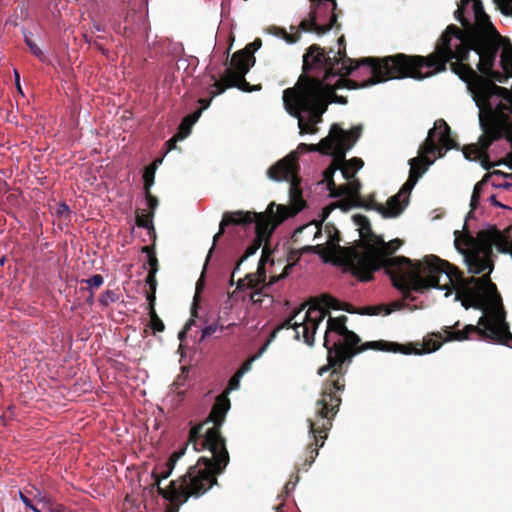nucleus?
<instances>
[{
  "instance_id": "nucleus-1",
  "label": "nucleus",
  "mask_w": 512,
  "mask_h": 512,
  "mask_svg": "<svg viewBox=\"0 0 512 512\" xmlns=\"http://www.w3.org/2000/svg\"><path fill=\"white\" fill-rule=\"evenodd\" d=\"M403 244L404 241L399 238L385 242L378 235L363 252L349 247L345 250L347 268L364 282L372 280L374 272L384 269L393 286L405 299L413 300L411 291L423 293L427 289L437 288L446 290V295H449L455 290L456 299L461 301L462 306L484 312L494 299L500 300L497 287L491 279L464 278L457 266L436 255H428L415 262L405 256L390 257Z\"/></svg>"
},
{
  "instance_id": "nucleus-2",
  "label": "nucleus",
  "mask_w": 512,
  "mask_h": 512,
  "mask_svg": "<svg viewBox=\"0 0 512 512\" xmlns=\"http://www.w3.org/2000/svg\"><path fill=\"white\" fill-rule=\"evenodd\" d=\"M454 17L463 28L450 24L438 38L435 50L420 56L428 76L445 72L447 66L461 80L467 81L478 72L498 82L506 78L493 70L499 50L506 39L502 37L485 13L481 0H461Z\"/></svg>"
},
{
  "instance_id": "nucleus-3",
  "label": "nucleus",
  "mask_w": 512,
  "mask_h": 512,
  "mask_svg": "<svg viewBox=\"0 0 512 512\" xmlns=\"http://www.w3.org/2000/svg\"><path fill=\"white\" fill-rule=\"evenodd\" d=\"M348 317L329 316L324 333L323 346L327 350V364L321 366L317 373L323 376L329 372L321 387L320 398L315 403V418L308 419L309 435L313 442L306 448L303 466L310 467L323 447L332 428V423L342 403L341 394L346 387L345 375L353 357L368 349L401 352L404 354H421L422 350L412 345H401L386 341H369L361 343L360 337L347 328Z\"/></svg>"
},
{
  "instance_id": "nucleus-4",
  "label": "nucleus",
  "mask_w": 512,
  "mask_h": 512,
  "mask_svg": "<svg viewBox=\"0 0 512 512\" xmlns=\"http://www.w3.org/2000/svg\"><path fill=\"white\" fill-rule=\"evenodd\" d=\"M494 79L476 76L464 81L479 107V123L482 134L478 139L481 152L488 153L493 142L501 139L504 132L512 129V89L496 85Z\"/></svg>"
},
{
  "instance_id": "nucleus-5",
  "label": "nucleus",
  "mask_w": 512,
  "mask_h": 512,
  "mask_svg": "<svg viewBox=\"0 0 512 512\" xmlns=\"http://www.w3.org/2000/svg\"><path fill=\"white\" fill-rule=\"evenodd\" d=\"M189 445L186 441L182 448L172 453L162 471H153L152 473L155 480L154 486L157 488L158 494L169 500L172 505L180 506L189 497L203 495L218 483L216 476L219 474L216 473L215 464L211 458L202 456L195 465L189 467L186 474L172 480L167 489L160 486L161 480L167 479L171 475L176 462L185 454Z\"/></svg>"
},
{
  "instance_id": "nucleus-6",
  "label": "nucleus",
  "mask_w": 512,
  "mask_h": 512,
  "mask_svg": "<svg viewBox=\"0 0 512 512\" xmlns=\"http://www.w3.org/2000/svg\"><path fill=\"white\" fill-rule=\"evenodd\" d=\"M455 248L463 255L464 261L471 274H481L488 271L487 275L493 271L494 263L492 260L493 247L504 254L512 257V227L503 232L497 228L481 230L474 237L467 228V223L463 225V232L456 230ZM483 278V276L481 277Z\"/></svg>"
},
{
  "instance_id": "nucleus-7",
  "label": "nucleus",
  "mask_w": 512,
  "mask_h": 512,
  "mask_svg": "<svg viewBox=\"0 0 512 512\" xmlns=\"http://www.w3.org/2000/svg\"><path fill=\"white\" fill-rule=\"evenodd\" d=\"M419 60H422L419 55H406L403 53L383 58L365 57L359 59L352 67H355L356 70L360 66H366L371 74L368 79L359 83L356 80L347 78V76H340L335 84L336 87L341 89H359L390 79L414 78L422 80L429 76L427 72H422L424 67Z\"/></svg>"
},
{
  "instance_id": "nucleus-8",
  "label": "nucleus",
  "mask_w": 512,
  "mask_h": 512,
  "mask_svg": "<svg viewBox=\"0 0 512 512\" xmlns=\"http://www.w3.org/2000/svg\"><path fill=\"white\" fill-rule=\"evenodd\" d=\"M229 409L230 399L228 396L226 394L217 396L207 419L191 427L187 439L194 451L208 450L211 453L210 458L215 464L218 474L224 472L230 461L226 440L220 432Z\"/></svg>"
},
{
  "instance_id": "nucleus-9",
  "label": "nucleus",
  "mask_w": 512,
  "mask_h": 512,
  "mask_svg": "<svg viewBox=\"0 0 512 512\" xmlns=\"http://www.w3.org/2000/svg\"><path fill=\"white\" fill-rule=\"evenodd\" d=\"M362 132V125H356L350 130H344L338 124H333L329 135L318 144L307 145L301 143L299 148H307L312 152L332 155L335 157V161L339 162L343 178L350 179L364 166V161L361 158L353 157L349 160L346 159V153L356 144Z\"/></svg>"
},
{
  "instance_id": "nucleus-10",
  "label": "nucleus",
  "mask_w": 512,
  "mask_h": 512,
  "mask_svg": "<svg viewBox=\"0 0 512 512\" xmlns=\"http://www.w3.org/2000/svg\"><path fill=\"white\" fill-rule=\"evenodd\" d=\"M290 216V207L285 205H276L274 202L270 203L267 208V213H257L253 211H233L225 212L219 224V231L213 237V244L209 250L206 258L205 265L210 259V256L215 249L216 242L224 234L225 228L229 225H237L246 227L255 224V239L266 242L270 239L276 226Z\"/></svg>"
},
{
  "instance_id": "nucleus-11",
  "label": "nucleus",
  "mask_w": 512,
  "mask_h": 512,
  "mask_svg": "<svg viewBox=\"0 0 512 512\" xmlns=\"http://www.w3.org/2000/svg\"><path fill=\"white\" fill-rule=\"evenodd\" d=\"M459 324L457 321L452 327L446 326L443 329L445 341L477 339L512 348V333L503 310L487 313L478 319L476 325L468 324L461 330L457 329Z\"/></svg>"
},
{
  "instance_id": "nucleus-12",
  "label": "nucleus",
  "mask_w": 512,
  "mask_h": 512,
  "mask_svg": "<svg viewBox=\"0 0 512 512\" xmlns=\"http://www.w3.org/2000/svg\"><path fill=\"white\" fill-rule=\"evenodd\" d=\"M338 300L329 295H321L319 298L311 301L310 307L307 310L302 323L293 322L295 316L300 312H296L294 315L287 318L280 325L275 327L269 335V338L262 346V350H266L271 342L276 338L277 334L282 329L293 328L296 333V338H303V341L309 345L314 344V335L317 331L318 326L324 321L326 316L329 314V309H338Z\"/></svg>"
},
{
  "instance_id": "nucleus-13",
  "label": "nucleus",
  "mask_w": 512,
  "mask_h": 512,
  "mask_svg": "<svg viewBox=\"0 0 512 512\" xmlns=\"http://www.w3.org/2000/svg\"><path fill=\"white\" fill-rule=\"evenodd\" d=\"M450 149H460L459 144L451 136V128L444 119H438L434 123V128L430 129L424 143L419 148V157L409 160L410 171L409 176L419 173L420 177L426 172L428 166L433 160L428 155L438 154L443 157Z\"/></svg>"
},
{
  "instance_id": "nucleus-14",
  "label": "nucleus",
  "mask_w": 512,
  "mask_h": 512,
  "mask_svg": "<svg viewBox=\"0 0 512 512\" xmlns=\"http://www.w3.org/2000/svg\"><path fill=\"white\" fill-rule=\"evenodd\" d=\"M255 63V57L249 50H239L235 52L230 60V68H227L220 80H216L214 75L211 79L214 83L210 86L208 93L214 98L226 91L228 88H238L244 92H252L261 89L260 85L252 86L246 81L245 75Z\"/></svg>"
},
{
  "instance_id": "nucleus-15",
  "label": "nucleus",
  "mask_w": 512,
  "mask_h": 512,
  "mask_svg": "<svg viewBox=\"0 0 512 512\" xmlns=\"http://www.w3.org/2000/svg\"><path fill=\"white\" fill-rule=\"evenodd\" d=\"M298 160L297 153L291 152L267 170V176L270 179L290 183L289 197L293 209V212L290 211V216L300 212L306 206L302 197L301 178L298 175L300 168Z\"/></svg>"
},
{
  "instance_id": "nucleus-16",
  "label": "nucleus",
  "mask_w": 512,
  "mask_h": 512,
  "mask_svg": "<svg viewBox=\"0 0 512 512\" xmlns=\"http://www.w3.org/2000/svg\"><path fill=\"white\" fill-rule=\"evenodd\" d=\"M339 13L329 11L325 14V9L311 6L309 18L300 22L298 30L294 33H287L284 28L271 26L268 28L269 33L283 38L287 43L294 44L300 37V31L315 32L318 35H324L332 28L339 29L340 24L337 22Z\"/></svg>"
},
{
  "instance_id": "nucleus-17",
  "label": "nucleus",
  "mask_w": 512,
  "mask_h": 512,
  "mask_svg": "<svg viewBox=\"0 0 512 512\" xmlns=\"http://www.w3.org/2000/svg\"><path fill=\"white\" fill-rule=\"evenodd\" d=\"M290 89H296V96L292 98L300 102L302 109L313 108L318 111V115L323 116L331 103L325 92L323 80L318 77L302 74L296 85Z\"/></svg>"
},
{
  "instance_id": "nucleus-18",
  "label": "nucleus",
  "mask_w": 512,
  "mask_h": 512,
  "mask_svg": "<svg viewBox=\"0 0 512 512\" xmlns=\"http://www.w3.org/2000/svg\"><path fill=\"white\" fill-rule=\"evenodd\" d=\"M296 89H285L283 91V104L286 111L298 120L300 134H315L318 129L316 125L323 121L322 115H318V111L311 109H302L300 102L292 97L296 95Z\"/></svg>"
},
{
  "instance_id": "nucleus-19",
  "label": "nucleus",
  "mask_w": 512,
  "mask_h": 512,
  "mask_svg": "<svg viewBox=\"0 0 512 512\" xmlns=\"http://www.w3.org/2000/svg\"><path fill=\"white\" fill-rule=\"evenodd\" d=\"M331 52H333L332 49L325 54L324 75L322 78H319L323 80V83L332 77L349 76L355 70V67L352 66L358 62V60L347 56L345 47L338 49L337 55L330 56Z\"/></svg>"
},
{
  "instance_id": "nucleus-20",
  "label": "nucleus",
  "mask_w": 512,
  "mask_h": 512,
  "mask_svg": "<svg viewBox=\"0 0 512 512\" xmlns=\"http://www.w3.org/2000/svg\"><path fill=\"white\" fill-rule=\"evenodd\" d=\"M265 253H266V247L263 248L262 257L258 263L257 272L256 273H248V274H246L245 278L239 279L237 281L236 288L238 290L255 289L260 286H262V288H266L267 286L273 285L276 282H278L280 279H283L284 277H286V273H282L279 276H272L270 278L269 283H265V280H266Z\"/></svg>"
},
{
  "instance_id": "nucleus-21",
  "label": "nucleus",
  "mask_w": 512,
  "mask_h": 512,
  "mask_svg": "<svg viewBox=\"0 0 512 512\" xmlns=\"http://www.w3.org/2000/svg\"><path fill=\"white\" fill-rule=\"evenodd\" d=\"M326 51L318 44H312L303 55L302 69L304 73L320 70L324 72Z\"/></svg>"
},
{
  "instance_id": "nucleus-22",
  "label": "nucleus",
  "mask_w": 512,
  "mask_h": 512,
  "mask_svg": "<svg viewBox=\"0 0 512 512\" xmlns=\"http://www.w3.org/2000/svg\"><path fill=\"white\" fill-rule=\"evenodd\" d=\"M354 224L358 227L360 237L363 239L361 245L366 246V249L371 245L377 236L372 228L368 217L362 214H355L353 217Z\"/></svg>"
},
{
  "instance_id": "nucleus-23",
  "label": "nucleus",
  "mask_w": 512,
  "mask_h": 512,
  "mask_svg": "<svg viewBox=\"0 0 512 512\" xmlns=\"http://www.w3.org/2000/svg\"><path fill=\"white\" fill-rule=\"evenodd\" d=\"M400 197L401 196L398 193L391 196L387 200V207L383 205H375L373 207L376 208V211L380 213L384 218L397 217L403 212L407 204V202L405 204L401 203Z\"/></svg>"
},
{
  "instance_id": "nucleus-24",
  "label": "nucleus",
  "mask_w": 512,
  "mask_h": 512,
  "mask_svg": "<svg viewBox=\"0 0 512 512\" xmlns=\"http://www.w3.org/2000/svg\"><path fill=\"white\" fill-rule=\"evenodd\" d=\"M347 183L344 185H339L338 189L335 193H332V198H338V197H349V198H355L360 195L361 190V183L359 179H357L355 176L350 179H346Z\"/></svg>"
},
{
  "instance_id": "nucleus-25",
  "label": "nucleus",
  "mask_w": 512,
  "mask_h": 512,
  "mask_svg": "<svg viewBox=\"0 0 512 512\" xmlns=\"http://www.w3.org/2000/svg\"><path fill=\"white\" fill-rule=\"evenodd\" d=\"M336 170H340L339 162L335 161V157H333V161L328 168L324 171V180L327 185V189L329 191L330 197H332V193H335L338 189V185H336L333 176Z\"/></svg>"
},
{
  "instance_id": "nucleus-26",
  "label": "nucleus",
  "mask_w": 512,
  "mask_h": 512,
  "mask_svg": "<svg viewBox=\"0 0 512 512\" xmlns=\"http://www.w3.org/2000/svg\"><path fill=\"white\" fill-rule=\"evenodd\" d=\"M325 232L327 233L329 241L333 245H337L338 249L342 252L344 263H345V266L347 267L346 254H345V250L347 248H342L339 245V243L341 241L340 232L338 231V229L336 228V226L333 223H327L326 224Z\"/></svg>"
},
{
  "instance_id": "nucleus-27",
  "label": "nucleus",
  "mask_w": 512,
  "mask_h": 512,
  "mask_svg": "<svg viewBox=\"0 0 512 512\" xmlns=\"http://www.w3.org/2000/svg\"><path fill=\"white\" fill-rule=\"evenodd\" d=\"M502 48L500 55L501 67L508 76L512 77V46H505L504 44Z\"/></svg>"
},
{
  "instance_id": "nucleus-28",
  "label": "nucleus",
  "mask_w": 512,
  "mask_h": 512,
  "mask_svg": "<svg viewBox=\"0 0 512 512\" xmlns=\"http://www.w3.org/2000/svg\"><path fill=\"white\" fill-rule=\"evenodd\" d=\"M489 177H490V174H486L481 181H479L475 184L473 192H472V196H471V201H470L471 211L469 212V215L472 213L473 210H475L477 208V206L480 202V197H481V192L483 190V186L487 182Z\"/></svg>"
},
{
  "instance_id": "nucleus-29",
  "label": "nucleus",
  "mask_w": 512,
  "mask_h": 512,
  "mask_svg": "<svg viewBox=\"0 0 512 512\" xmlns=\"http://www.w3.org/2000/svg\"><path fill=\"white\" fill-rule=\"evenodd\" d=\"M325 92L331 103H338L345 105L347 104V98L341 95L336 94V90L339 89L336 87V84L331 85L327 82H324Z\"/></svg>"
},
{
  "instance_id": "nucleus-30",
  "label": "nucleus",
  "mask_w": 512,
  "mask_h": 512,
  "mask_svg": "<svg viewBox=\"0 0 512 512\" xmlns=\"http://www.w3.org/2000/svg\"><path fill=\"white\" fill-rule=\"evenodd\" d=\"M263 243L264 242L254 238L252 243L246 248V250H245L244 254L242 255V257L236 263L235 270H239L241 264L247 258H249L250 256L254 255L259 250V248L262 246Z\"/></svg>"
},
{
  "instance_id": "nucleus-31",
  "label": "nucleus",
  "mask_w": 512,
  "mask_h": 512,
  "mask_svg": "<svg viewBox=\"0 0 512 512\" xmlns=\"http://www.w3.org/2000/svg\"><path fill=\"white\" fill-rule=\"evenodd\" d=\"M148 315L150 318L148 326L152 330L153 334L163 332L165 330V324L158 316L156 310L148 311Z\"/></svg>"
},
{
  "instance_id": "nucleus-32",
  "label": "nucleus",
  "mask_w": 512,
  "mask_h": 512,
  "mask_svg": "<svg viewBox=\"0 0 512 512\" xmlns=\"http://www.w3.org/2000/svg\"><path fill=\"white\" fill-rule=\"evenodd\" d=\"M461 151L463 152L464 157L470 161L477 160L478 157L482 154L481 148H479L478 144L476 143L464 145L461 148Z\"/></svg>"
},
{
  "instance_id": "nucleus-33",
  "label": "nucleus",
  "mask_w": 512,
  "mask_h": 512,
  "mask_svg": "<svg viewBox=\"0 0 512 512\" xmlns=\"http://www.w3.org/2000/svg\"><path fill=\"white\" fill-rule=\"evenodd\" d=\"M154 215L153 213H146L144 210L141 212H138L136 214V224L139 227L145 228V229H154L153 227V219Z\"/></svg>"
},
{
  "instance_id": "nucleus-34",
  "label": "nucleus",
  "mask_w": 512,
  "mask_h": 512,
  "mask_svg": "<svg viewBox=\"0 0 512 512\" xmlns=\"http://www.w3.org/2000/svg\"><path fill=\"white\" fill-rule=\"evenodd\" d=\"M335 207H341V204L340 203H334V204H331V205H328V206L324 207L322 209L321 220L319 222L318 221L313 222V224L316 227V232L314 234V238H316L319 235H321L322 223L328 218V216L330 215V213L333 211V209Z\"/></svg>"
},
{
  "instance_id": "nucleus-35",
  "label": "nucleus",
  "mask_w": 512,
  "mask_h": 512,
  "mask_svg": "<svg viewBox=\"0 0 512 512\" xmlns=\"http://www.w3.org/2000/svg\"><path fill=\"white\" fill-rule=\"evenodd\" d=\"M231 326H235V323H232V324H229L227 326H224L223 324H220V317H219L216 322H214V323H212L210 325H207L206 327L203 328L202 335H201V340H203L206 337H209V336L213 335L218 329L224 330V329L229 328Z\"/></svg>"
},
{
  "instance_id": "nucleus-36",
  "label": "nucleus",
  "mask_w": 512,
  "mask_h": 512,
  "mask_svg": "<svg viewBox=\"0 0 512 512\" xmlns=\"http://www.w3.org/2000/svg\"><path fill=\"white\" fill-rule=\"evenodd\" d=\"M419 178H420V174L419 173L416 174L413 172L412 176H409L407 181L403 184V186L401 187L398 194H400V196L407 195V197H408Z\"/></svg>"
},
{
  "instance_id": "nucleus-37",
  "label": "nucleus",
  "mask_w": 512,
  "mask_h": 512,
  "mask_svg": "<svg viewBox=\"0 0 512 512\" xmlns=\"http://www.w3.org/2000/svg\"><path fill=\"white\" fill-rule=\"evenodd\" d=\"M311 2V6L325 9V14L329 11L336 12L337 10V2L336 0H309Z\"/></svg>"
},
{
  "instance_id": "nucleus-38",
  "label": "nucleus",
  "mask_w": 512,
  "mask_h": 512,
  "mask_svg": "<svg viewBox=\"0 0 512 512\" xmlns=\"http://www.w3.org/2000/svg\"><path fill=\"white\" fill-rule=\"evenodd\" d=\"M155 170L153 167H145L143 172L144 191L150 190L155 180Z\"/></svg>"
},
{
  "instance_id": "nucleus-39",
  "label": "nucleus",
  "mask_w": 512,
  "mask_h": 512,
  "mask_svg": "<svg viewBox=\"0 0 512 512\" xmlns=\"http://www.w3.org/2000/svg\"><path fill=\"white\" fill-rule=\"evenodd\" d=\"M194 124L195 122H192L191 119L187 120V116L184 117L178 128L179 138H186L191 133V129Z\"/></svg>"
},
{
  "instance_id": "nucleus-40",
  "label": "nucleus",
  "mask_w": 512,
  "mask_h": 512,
  "mask_svg": "<svg viewBox=\"0 0 512 512\" xmlns=\"http://www.w3.org/2000/svg\"><path fill=\"white\" fill-rule=\"evenodd\" d=\"M386 307V304H379L374 306H365L360 311H357V313L362 315H384V308Z\"/></svg>"
},
{
  "instance_id": "nucleus-41",
  "label": "nucleus",
  "mask_w": 512,
  "mask_h": 512,
  "mask_svg": "<svg viewBox=\"0 0 512 512\" xmlns=\"http://www.w3.org/2000/svg\"><path fill=\"white\" fill-rule=\"evenodd\" d=\"M118 300V296L115 291L113 290H106L104 293L101 294L99 297V302L101 305L107 307L111 303H114Z\"/></svg>"
},
{
  "instance_id": "nucleus-42",
  "label": "nucleus",
  "mask_w": 512,
  "mask_h": 512,
  "mask_svg": "<svg viewBox=\"0 0 512 512\" xmlns=\"http://www.w3.org/2000/svg\"><path fill=\"white\" fill-rule=\"evenodd\" d=\"M82 282L86 283L89 290L92 291V289H97L102 286L104 278L100 274H94L90 278L82 280Z\"/></svg>"
},
{
  "instance_id": "nucleus-43",
  "label": "nucleus",
  "mask_w": 512,
  "mask_h": 512,
  "mask_svg": "<svg viewBox=\"0 0 512 512\" xmlns=\"http://www.w3.org/2000/svg\"><path fill=\"white\" fill-rule=\"evenodd\" d=\"M265 350H262V347L260 348V350L258 351L257 354H255L254 356L250 357L249 359H247L242 365L241 367L239 368V370L237 371L240 375H244L246 372H248L251 367H252V363L257 359L259 358L262 353L264 352Z\"/></svg>"
},
{
  "instance_id": "nucleus-44",
  "label": "nucleus",
  "mask_w": 512,
  "mask_h": 512,
  "mask_svg": "<svg viewBox=\"0 0 512 512\" xmlns=\"http://www.w3.org/2000/svg\"><path fill=\"white\" fill-rule=\"evenodd\" d=\"M25 43L27 44V46L29 47L31 53L33 55H35L37 58H39L41 61H45L46 60V57L44 55V53L42 52V50L36 45V43H34L31 39H29L28 37H25Z\"/></svg>"
},
{
  "instance_id": "nucleus-45",
  "label": "nucleus",
  "mask_w": 512,
  "mask_h": 512,
  "mask_svg": "<svg viewBox=\"0 0 512 512\" xmlns=\"http://www.w3.org/2000/svg\"><path fill=\"white\" fill-rule=\"evenodd\" d=\"M144 193H145L147 206L150 210L149 213L154 214L155 209L158 206V198L156 196L152 195L150 190H146V191H144Z\"/></svg>"
},
{
  "instance_id": "nucleus-46",
  "label": "nucleus",
  "mask_w": 512,
  "mask_h": 512,
  "mask_svg": "<svg viewBox=\"0 0 512 512\" xmlns=\"http://www.w3.org/2000/svg\"><path fill=\"white\" fill-rule=\"evenodd\" d=\"M186 376L180 375L173 383L174 391L179 395L183 396L185 394V390L181 389L182 386L185 385Z\"/></svg>"
},
{
  "instance_id": "nucleus-47",
  "label": "nucleus",
  "mask_w": 512,
  "mask_h": 512,
  "mask_svg": "<svg viewBox=\"0 0 512 512\" xmlns=\"http://www.w3.org/2000/svg\"><path fill=\"white\" fill-rule=\"evenodd\" d=\"M501 11L506 15H512V0H495Z\"/></svg>"
},
{
  "instance_id": "nucleus-48",
  "label": "nucleus",
  "mask_w": 512,
  "mask_h": 512,
  "mask_svg": "<svg viewBox=\"0 0 512 512\" xmlns=\"http://www.w3.org/2000/svg\"><path fill=\"white\" fill-rule=\"evenodd\" d=\"M404 306H405V304L402 301H394L388 305L386 304V307L384 308V315H389L393 311L402 309Z\"/></svg>"
},
{
  "instance_id": "nucleus-49",
  "label": "nucleus",
  "mask_w": 512,
  "mask_h": 512,
  "mask_svg": "<svg viewBox=\"0 0 512 512\" xmlns=\"http://www.w3.org/2000/svg\"><path fill=\"white\" fill-rule=\"evenodd\" d=\"M155 269L153 271H148V275L146 277V283L149 286V291H156L157 288V279H156Z\"/></svg>"
},
{
  "instance_id": "nucleus-50",
  "label": "nucleus",
  "mask_w": 512,
  "mask_h": 512,
  "mask_svg": "<svg viewBox=\"0 0 512 512\" xmlns=\"http://www.w3.org/2000/svg\"><path fill=\"white\" fill-rule=\"evenodd\" d=\"M441 346V343L439 341L428 339L424 341V350L425 352H434L438 350Z\"/></svg>"
},
{
  "instance_id": "nucleus-51",
  "label": "nucleus",
  "mask_w": 512,
  "mask_h": 512,
  "mask_svg": "<svg viewBox=\"0 0 512 512\" xmlns=\"http://www.w3.org/2000/svg\"><path fill=\"white\" fill-rule=\"evenodd\" d=\"M146 299L148 301L147 310L153 311L155 309V301H156V291H147L146 292Z\"/></svg>"
},
{
  "instance_id": "nucleus-52",
  "label": "nucleus",
  "mask_w": 512,
  "mask_h": 512,
  "mask_svg": "<svg viewBox=\"0 0 512 512\" xmlns=\"http://www.w3.org/2000/svg\"><path fill=\"white\" fill-rule=\"evenodd\" d=\"M242 375H240L238 372H236L229 380L228 382V389L229 390H236L239 388L240 379Z\"/></svg>"
},
{
  "instance_id": "nucleus-53",
  "label": "nucleus",
  "mask_w": 512,
  "mask_h": 512,
  "mask_svg": "<svg viewBox=\"0 0 512 512\" xmlns=\"http://www.w3.org/2000/svg\"><path fill=\"white\" fill-rule=\"evenodd\" d=\"M478 159H480V163H481V166L485 169V170H490L492 167H494V163H491L490 162V159H489V155L488 153H483L481 154Z\"/></svg>"
},
{
  "instance_id": "nucleus-54",
  "label": "nucleus",
  "mask_w": 512,
  "mask_h": 512,
  "mask_svg": "<svg viewBox=\"0 0 512 512\" xmlns=\"http://www.w3.org/2000/svg\"><path fill=\"white\" fill-rule=\"evenodd\" d=\"M263 289L264 288H262V286L253 289L254 291L250 295V299L253 303H261L262 302L261 296H262Z\"/></svg>"
},
{
  "instance_id": "nucleus-55",
  "label": "nucleus",
  "mask_w": 512,
  "mask_h": 512,
  "mask_svg": "<svg viewBox=\"0 0 512 512\" xmlns=\"http://www.w3.org/2000/svg\"><path fill=\"white\" fill-rule=\"evenodd\" d=\"M147 264L149 265L150 269L149 271H153L155 269V272H158L159 270V263L156 254L149 255Z\"/></svg>"
},
{
  "instance_id": "nucleus-56",
  "label": "nucleus",
  "mask_w": 512,
  "mask_h": 512,
  "mask_svg": "<svg viewBox=\"0 0 512 512\" xmlns=\"http://www.w3.org/2000/svg\"><path fill=\"white\" fill-rule=\"evenodd\" d=\"M494 165H506L510 169H512V152L508 153L505 158H502L496 162H494Z\"/></svg>"
},
{
  "instance_id": "nucleus-57",
  "label": "nucleus",
  "mask_w": 512,
  "mask_h": 512,
  "mask_svg": "<svg viewBox=\"0 0 512 512\" xmlns=\"http://www.w3.org/2000/svg\"><path fill=\"white\" fill-rule=\"evenodd\" d=\"M179 133L177 132L172 138H170L166 143L167 151H171L176 148L177 141H180Z\"/></svg>"
},
{
  "instance_id": "nucleus-58",
  "label": "nucleus",
  "mask_w": 512,
  "mask_h": 512,
  "mask_svg": "<svg viewBox=\"0 0 512 512\" xmlns=\"http://www.w3.org/2000/svg\"><path fill=\"white\" fill-rule=\"evenodd\" d=\"M262 45L261 39L257 38L252 43L248 44L243 50H249L252 52V55L254 56V51L259 49Z\"/></svg>"
},
{
  "instance_id": "nucleus-59",
  "label": "nucleus",
  "mask_w": 512,
  "mask_h": 512,
  "mask_svg": "<svg viewBox=\"0 0 512 512\" xmlns=\"http://www.w3.org/2000/svg\"><path fill=\"white\" fill-rule=\"evenodd\" d=\"M19 497L27 508L31 509L33 507V503L31 501V499L29 497H27V495L24 492L20 491Z\"/></svg>"
},
{
  "instance_id": "nucleus-60",
  "label": "nucleus",
  "mask_w": 512,
  "mask_h": 512,
  "mask_svg": "<svg viewBox=\"0 0 512 512\" xmlns=\"http://www.w3.org/2000/svg\"><path fill=\"white\" fill-rule=\"evenodd\" d=\"M202 109H197L196 111H194L193 113L187 115V120H192V122H197V120L199 119V117L201 116L202 114Z\"/></svg>"
},
{
  "instance_id": "nucleus-61",
  "label": "nucleus",
  "mask_w": 512,
  "mask_h": 512,
  "mask_svg": "<svg viewBox=\"0 0 512 512\" xmlns=\"http://www.w3.org/2000/svg\"><path fill=\"white\" fill-rule=\"evenodd\" d=\"M375 205H381V204L377 203L374 199H370L369 201L360 204V206H362V207H364L366 209H370V210H375L376 211V208L372 207V206H375Z\"/></svg>"
},
{
  "instance_id": "nucleus-62",
  "label": "nucleus",
  "mask_w": 512,
  "mask_h": 512,
  "mask_svg": "<svg viewBox=\"0 0 512 512\" xmlns=\"http://www.w3.org/2000/svg\"><path fill=\"white\" fill-rule=\"evenodd\" d=\"M212 99L211 97L209 99H199L198 102L201 105L200 109H202V111L206 110L210 106Z\"/></svg>"
},
{
  "instance_id": "nucleus-63",
  "label": "nucleus",
  "mask_w": 512,
  "mask_h": 512,
  "mask_svg": "<svg viewBox=\"0 0 512 512\" xmlns=\"http://www.w3.org/2000/svg\"><path fill=\"white\" fill-rule=\"evenodd\" d=\"M142 252L146 253L148 257H149V255L156 254L154 246H151V245H146V246L142 247Z\"/></svg>"
},
{
  "instance_id": "nucleus-64",
  "label": "nucleus",
  "mask_w": 512,
  "mask_h": 512,
  "mask_svg": "<svg viewBox=\"0 0 512 512\" xmlns=\"http://www.w3.org/2000/svg\"><path fill=\"white\" fill-rule=\"evenodd\" d=\"M48 512H67V509L63 505H58L55 508H49Z\"/></svg>"
}]
</instances>
